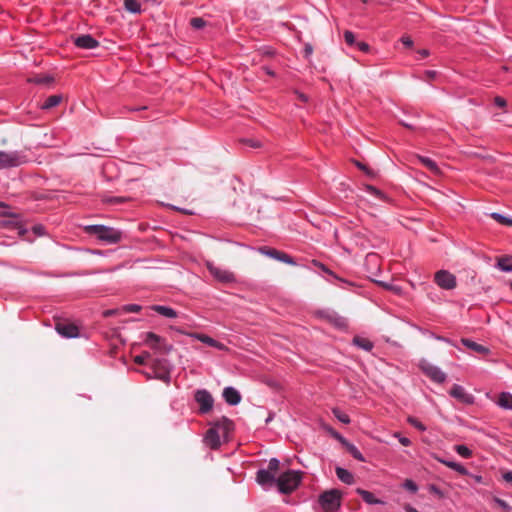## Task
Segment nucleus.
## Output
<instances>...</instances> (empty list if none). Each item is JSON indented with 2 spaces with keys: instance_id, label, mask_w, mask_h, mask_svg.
<instances>
[{
  "instance_id": "nucleus-1",
  "label": "nucleus",
  "mask_w": 512,
  "mask_h": 512,
  "mask_svg": "<svg viewBox=\"0 0 512 512\" xmlns=\"http://www.w3.org/2000/svg\"><path fill=\"white\" fill-rule=\"evenodd\" d=\"M84 232L88 235L95 236L99 241L117 244L122 240L123 233L113 227L95 224L84 227Z\"/></svg>"
},
{
  "instance_id": "nucleus-2",
  "label": "nucleus",
  "mask_w": 512,
  "mask_h": 512,
  "mask_svg": "<svg viewBox=\"0 0 512 512\" xmlns=\"http://www.w3.org/2000/svg\"><path fill=\"white\" fill-rule=\"evenodd\" d=\"M280 467V461L277 458H271L267 468H261L256 472V482L264 489L269 490L276 485V473Z\"/></svg>"
},
{
  "instance_id": "nucleus-3",
  "label": "nucleus",
  "mask_w": 512,
  "mask_h": 512,
  "mask_svg": "<svg viewBox=\"0 0 512 512\" xmlns=\"http://www.w3.org/2000/svg\"><path fill=\"white\" fill-rule=\"evenodd\" d=\"M302 481V472L288 469L277 477L276 486L281 494L295 491Z\"/></svg>"
},
{
  "instance_id": "nucleus-4",
  "label": "nucleus",
  "mask_w": 512,
  "mask_h": 512,
  "mask_svg": "<svg viewBox=\"0 0 512 512\" xmlns=\"http://www.w3.org/2000/svg\"><path fill=\"white\" fill-rule=\"evenodd\" d=\"M171 365L167 359L157 358L144 371L147 378H155L166 383L170 382Z\"/></svg>"
},
{
  "instance_id": "nucleus-5",
  "label": "nucleus",
  "mask_w": 512,
  "mask_h": 512,
  "mask_svg": "<svg viewBox=\"0 0 512 512\" xmlns=\"http://www.w3.org/2000/svg\"><path fill=\"white\" fill-rule=\"evenodd\" d=\"M142 344L148 346L155 352L167 355L173 350V345L167 343L166 339L154 332H146Z\"/></svg>"
},
{
  "instance_id": "nucleus-6",
  "label": "nucleus",
  "mask_w": 512,
  "mask_h": 512,
  "mask_svg": "<svg viewBox=\"0 0 512 512\" xmlns=\"http://www.w3.org/2000/svg\"><path fill=\"white\" fill-rule=\"evenodd\" d=\"M342 494L337 489H331L320 494L318 502L325 512H335L341 507Z\"/></svg>"
},
{
  "instance_id": "nucleus-7",
  "label": "nucleus",
  "mask_w": 512,
  "mask_h": 512,
  "mask_svg": "<svg viewBox=\"0 0 512 512\" xmlns=\"http://www.w3.org/2000/svg\"><path fill=\"white\" fill-rule=\"evenodd\" d=\"M1 217H7L9 219L3 220L2 224L6 228L16 229L18 231V235L20 237H25L28 233V229L25 227L24 223L20 219V215L16 213H11L8 211H2L0 213Z\"/></svg>"
},
{
  "instance_id": "nucleus-8",
  "label": "nucleus",
  "mask_w": 512,
  "mask_h": 512,
  "mask_svg": "<svg viewBox=\"0 0 512 512\" xmlns=\"http://www.w3.org/2000/svg\"><path fill=\"white\" fill-rule=\"evenodd\" d=\"M27 162L25 155L20 152H3L0 151V168L16 167Z\"/></svg>"
},
{
  "instance_id": "nucleus-9",
  "label": "nucleus",
  "mask_w": 512,
  "mask_h": 512,
  "mask_svg": "<svg viewBox=\"0 0 512 512\" xmlns=\"http://www.w3.org/2000/svg\"><path fill=\"white\" fill-rule=\"evenodd\" d=\"M170 329L174 330V331H176V332H178L180 334L188 335V336H190L192 338H195V339L201 341L204 344H207L208 346L217 348L219 350L226 349V346L223 343L213 339L212 337H210V336H208L206 334L197 333V332H186L183 329L175 327V326H170Z\"/></svg>"
},
{
  "instance_id": "nucleus-10",
  "label": "nucleus",
  "mask_w": 512,
  "mask_h": 512,
  "mask_svg": "<svg viewBox=\"0 0 512 512\" xmlns=\"http://www.w3.org/2000/svg\"><path fill=\"white\" fill-rule=\"evenodd\" d=\"M434 282L445 290H452L457 286L456 276L448 270L437 271L434 275Z\"/></svg>"
},
{
  "instance_id": "nucleus-11",
  "label": "nucleus",
  "mask_w": 512,
  "mask_h": 512,
  "mask_svg": "<svg viewBox=\"0 0 512 512\" xmlns=\"http://www.w3.org/2000/svg\"><path fill=\"white\" fill-rule=\"evenodd\" d=\"M195 401L199 405V413L207 414L213 408L214 399L212 395L205 389H199L194 395Z\"/></svg>"
},
{
  "instance_id": "nucleus-12",
  "label": "nucleus",
  "mask_w": 512,
  "mask_h": 512,
  "mask_svg": "<svg viewBox=\"0 0 512 512\" xmlns=\"http://www.w3.org/2000/svg\"><path fill=\"white\" fill-rule=\"evenodd\" d=\"M259 251L262 254H264L270 258L279 260L283 263L290 264V265H296V261L292 256H290L289 254H287L283 251L277 250L273 247L262 246L259 248Z\"/></svg>"
},
{
  "instance_id": "nucleus-13",
  "label": "nucleus",
  "mask_w": 512,
  "mask_h": 512,
  "mask_svg": "<svg viewBox=\"0 0 512 512\" xmlns=\"http://www.w3.org/2000/svg\"><path fill=\"white\" fill-rule=\"evenodd\" d=\"M422 372L429 377L433 382L443 383L446 380V374L442 372L437 366H434L426 361L420 363Z\"/></svg>"
},
{
  "instance_id": "nucleus-14",
  "label": "nucleus",
  "mask_w": 512,
  "mask_h": 512,
  "mask_svg": "<svg viewBox=\"0 0 512 512\" xmlns=\"http://www.w3.org/2000/svg\"><path fill=\"white\" fill-rule=\"evenodd\" d=\"M211 427H213V429H217L222 438L228 439L230 434L234 431L235 426L232 420L226 416H222L221 418L213 421L211 423Z\"/></svg>"
},
{
  "instance_id": "nucleus-15",
  "label": "nucleus",
  "mask_w": 512,
  "mask_h": 512,
  "mask_svg": "<svg viewBox=\"0 0 512 512\" xmlns=\"http://www.w3.org/2000/svg\"><path fill=\"white\" fill-rule=\"evenodd\" d=\"M71 40L80 49H94L100 45L99 41L90 34L71 35Z\"/></svg>"
},
{
  "instance_id": "nucleus-16",
  "label": "nucleus",
  "mask_w": 512,
  "mask_h": 512,
  "mask_svg": "<svg viewBox=\"0 0 512 512\" xmlns=\"http://www.w3.org/2000/svg\"><path fill=\"white\" fill-rule=\"evenodd\" d=\"M56 331L65 338H76L80 333L79 327L71 322H57Z\"/></svg>"
},
{
  "instance_id": "nucleus-17",
  "label": "nucleus",
  "mask_w": 512,
  "mask_h": 512,
  "mask_svg": "<svg viewBox=\"0 0 512 512\" xmlns=\"http://www.w3.org/2000/svg\"><path fill=\"white\" fill-rule=\"evenodd\" d=\"M210 273L213 277L221 283H233L236 281L234 273L214 266H208Z\"/></svg>"
},
{
  "instance_id": "nucleus-18",
  "label": "nucleus",
  "mask_w": 512,
  "mask_h": 512,
  "mask_svg": "<svg viewBox=\"0 0 512 512\" xmlns=\"http://www.w3.org/2000/svg\"><path fill=\"white\" fill-rule=\"evenodd\" d=\"M449 395L463 404H473L474 396L465 391L464 386H453L449 390Z\"/></svg>"
},
{
  "instance_id": "nucleus-19",
  "label": "nucleus",
  "mask_w": 512,
  "mask_h": 512,
  "mask_svg": "<svg viewBox=\"0 0 512 512\" xmlns=\"http://www.w3.org/2000/svg\"><path fill=\"white\" fill-rule=\"evenodd\" d=\"M277 55V51L274 47L265 45L255 50V56L252 59V63H260L265 58H274Z\"/></svg>"
},
{
  "instance_id": "nucleus-20",
  "label": "nucleus",
  "mask_w": 512,
  "mask_h": 512,
  "mask_svg": "<svg viewBox=\"0 0 512 512\" xmlns=\"http://www.w3.org/2000/svg\"><path fill=\"white\" fill-rule=\"evenodd\" d=\"M222 436L218 433L217 429L210 427L205 434V442L211 449H218L221 446Z\"/></svg>"
},
{
  "instance_id": "nucleus-21",
  "label": "nucleus",
  "mask_w": 512,
  "mask_h": 512,
  "mask_svg": "<svg viewBox=\"0 0 512 512\" xmlns=\"http://www.w3.org/2000/svg\"><path fill=\"white\" fill-rule=\"evenodd\" d=\"M460 341L466 348H468L478 354L486 356V355H489L491 352L487 346L479 344L469 338H461Z\"/></svg>"
},
{
  "instance_id": "nucleus-22",
  "label": "nucleus",
  "mask_w": 512,
  "mask_h": 512,
  "mask_svg": "<svg viewBox=\"0 0 512 512\" xmlns=\"http://www.w3.org/2000/svg\"><path fill=\"white\" fill-rule=\"evenodd\" d=\"M223 397L231 406L237 405L241 401V395L238 390H236L233 386H226L223 391Z\"/></svg>"
},
{
  "instance_id": "nucleus-23",
  "label": "nucleus",
  "mask_w": 512,
  "mask_h": 512,
  "mask_svg": "<svg viewBox=\"0 0 512 512\" xmlns=\"http://www.w3.org/2000/svg\"><path fill=\"white\" fill-rule=\"evenodd\" d=\"M339 441L342 443V445L347 449V451L352 455L353 458H355L358 461L364 462L365 458L363 454L360 452V450L352 443H350L348 440H346L343 436L340 434H336Z\"/></svg>"
},
{
  "instance_id": "nucleus-24",
  "label": "nucleus",
  "mask_w": 512,
  "mask_h": 512,
  "mask_svg": "<svg viewBox=\"0 0 512 512\" xmlns=\"http://www.w3.org/2000/svg\"><path fill=\"white\" fill-rule=\"evenodd\" d=\"M27 82L35 85H44L47 87H51L55 82V78L52 75L48 74H36L32 77H29L27 79Z\"/></svg>"
},
{
  "instance_id": "nucleus-25",
  "label": "nucleus",
  "mask_w": 512,
  "mask_h": 512,
  "mask_svg": "<svg viewBox=\"0 0 512 512\" xmlns=\"http://www.w3.org/2000/svg\"><path fill=\"white\" fill-rule=\"evenodd\" d=\"M324 318L331 325H333L335 328H337L339 330H347L348 329V322H347L346 318H344L342 316H339L336 313H334V314H327V315L324 316Z\"/></svg>"
},
{
  "instance_id": "nucleus-26",
  "label": "nucleus",
  "mask_w": 512,
  "mask_h": 512,
  "mask_svg": "<svg viewBox=\"0 0 512 512\" xmlns=\"http://www.w3.org/2000/svg\"><path fill=\"white\" fill-rule=\"evenodd\" d=\"M356 493L360 495L367 504L375 505V504H385V502L381 499H378L374 496V494L370 491L364 490L362 488H357Z\"/></svg>"
},
{
  "instance_id": "nucleus-27",
  "label": "nucleus",
  "mask_w": 512,
  "mask_h": 512,
  "mask_svg": "<svg viewBox=\"0 0 512 512\" xmlns=\"http://www.w3.org/2000/svg\"><path fill=\"white\" fill-rule=\"evenodd\" d=\"M437 460L440 463L444 464L445 466L458 472L461 475H465V476L470 475V472L461 463L451 461V460H445V459H441V458H438Z\"/></svg>"
},
{
  "instance_id": "nucleus-28",
  "label": "nucleus",
  "mask_w": 512,
  "mask_h": 512,
  "mask_svg": "<svg viewBox=\"0 0 512 512\" xmlns=\"http://www.w3.org/2000/svg\"><path fill=\"white\" fill-rule=\"evenodd\" d=\"M150 309L166 318H176L178 315L177 311L169 306L152 305Z\"/></svg>"
},
{
  "instance_id": "nucleus-29",
  "label": "nucleus",
  "mask_w": 512,
  "mask_h": 512,
  "mask_svg": "<svg viewBox=\"0 0 512 512\" xmlns=\"http://www.w3.org/2000/svg\"><path fill=\"white\" fill-rule=\"evenodd\" d=\"M496 267L503 272H512V255L498 257Z\"/></svg>"
},
{
  "instance_id": "nucleus-30",
  "label": "nucleus",
  "mask_w": 512,
  "mask_h": 512,
  "mask_svg": "<svg viewBox=\"0 0 512 512\" xmlns=\"http://www.w3.org/2000/svg\"><path fill=\"white\" fill-rule=\"evenodd\" d=\"M335 472H336L338 479L341 482L348 484V485H351L354 482V476L349 470L342 468V467H336Z\"/></svg>"
},
{
  "instance_id": "nucleus-31",
  "label": "nucleus",
  "mask_w": 512,
  "mask_h": 512,
  "mask_svg": "<svg viewBox=\"0 0 512 512\" xmlns=\"http://www.w3.org/2000/svg\"><path fill=\"white\" fill-rule=\"evenodd\" d=\"M101 201L107 205H120L132 201V198L127 196H104Z\"/></svg>"
},
{
  "instance_id": "nucleus-32",
  "label": "nucleus",
  "mask_w": 512,
  "mask_h": 512,
  "mask_svg": "<svg viewBox=\"0 0 512 512\" xmlns=\"http://www.w3.org/2000/svg\"><path fill=\"white\" fill-rule=\"evenodd\" d=\"M63 100V96L61 94H55L49 96L44 103L41 105V109L49 110L56 106H58Z\"/></svg>"
},
{
  "instance_id": "nucleus-33",
  "label": "nucleus",
  "mask_w": 512,
  "mask_h": 512,
  "mask_svg": "<svg viewBox=\"0 0 512 512\" xmlns=\"http://www.w3.org/2000/svg\"><path fill=\"white\" fill-rule=\"evenodd\" d=\"M352 343L365 351H371L374 347L372 341H370L368 338H364L361 336H354L352 339Z\"/></svg>"
},
{
  "instance_id": "nucleus-34",
  "label": "nucleus",
  "mask_w": 512,
  "mask_h": 512,
  "mask_svg": "<svg viewBox=\"0 0 512 512\" xmlns=\"http://www.w3.org/2000/svg\"><path fill=\"white\" fill-rule=\"evenodd\" d=\"M498 405L507 410H512V394L509 392H502L498 398Z\"/></svg>"
},
{
  "instance_id": "nucleus-35",
  "label": "nucleus",
  "mask_w": 512,
  "mask_h": 512,
  "mask_svg": "<svg viewBox=\"0 0 512 512\" xmlns=\"http://www.w3.org/2000/svg\"><path fill=\"white\" fill-rule=\"evenodd\" d=\"M380 261V256L377 253H368L365 257V265L372 266L375 270H379Z\"/></svg>"
},
{
  "instance_id": "nucleus-36",
  "label": "nucleus",
  "mask_w": 512,
  "mask_h": 512,
  "mask_svg": "<svg viewBox=\"0 0 512 512\" xmlns=\"http://www.w3.org/2000/svg\"><path fill=\"white\" fill-rule=\"evenodd\" d=\"M420 162L432 173L439 174L440 169L435 161L432 159L425 157V156H419Z\"/></svg>"
},
{
  "instance_id": "nucleus-37",
  "label": "nucleus",
  "mask_w": 512,
  "mask_h": 512,
  "mask_svg": "<svg viewBox=\"0 0 512 512\" xmlns=\"http://www.w3.org/2000/svg\"><path fill=\"white\" fill-rule=\"evenodd\" d=\"M124 7L128 12L133 14L141 12V4L137 0H125Z\"/></svg>"
},
{
  "instance_id": "nucleus-38",
  "label": "nucleus",
  "mask_w": 512,
  "mask_h": 512,
  "mask_svg": "<svg viewBox=\"0 0 512 512\" xmlns=\"http://www.w3.org/2000/svg\"><path fill=\"white\" fill-rule=\"evenodd\" d=\"M490 216L499 224L512 227V218L506 217L498 212H493Z\"/></svg>"
},
{
  "instance_id": "nucleus-39",
  "label": "nucleus",
  "mask_w": 512,
  "mask_h": 512,
  "mask_svg": "<svg viewBox=\"0 0 512 512\" xmlns=\"http://www.w3.org/2000/svg\"><path fill=\"white\" fill-rule=\"evenodd\" d=\"M313 265L315 267H318L319 269H321L323 272H325L326 274L330 275V276H333L335 279L337 280H340L342 282H347L346 280L340 278L339 276H337L330 268H328L325 264H323L322 262L318 261V260H313Z\"/></svg>"
},
{
  "instance_id": "nucleus-40",
  "label": "nucleus",
  "mask_w": 512,
  "mask_h": 512,
  "mask_svg": "<svg viewBox=\"0 0 512 512\" xmlns=\"http://www.w3.org/2000/svg\"><path fill=\"white\" fill-rule=\"evenodd\" d=\"M151 359V354L148 351H143L141 354L133 358L134 363L138 365H147V362Z\"/></svg>"
},
{
  "instance_id": "nucleus-41",
  "label": "nucleus",
  "mask_w": 512,
  "mask_h": 512,
  "mask_svg": "<svg viewBox=\"0 0 512 512\" xmlns=\"http://www.w3.org/2000/svg\"><path fill=\"white\" fill-rule=\"evenodd\" d=\"M355 166L357 168H359L361 171H363L368 177L370 178H374L376 176V173L373 169H371L369 166H367L366 164L358 161V160H354L353 161Z\"/></svg>"
},
{
  "instance_id": "nucleus-42",
  "label": "nucleus",
  "mask_w": 512,
  "mask_h": 512,
  "mask_svg": "<svg viewBox=\"0 0 512 512\" xmlns=\"http://www.w3.org/2000/svg\"><path fill=\"white\" fill-rule=\"evenodd\" d=\"M454 449H455L456 453L463 458H470L472 456L471 449L466 445H463V444L456 445L454 447Z\"/></svg>"
},
{
  "instance_id": "nucleus-43",
  "label": "nucleus",
  "mask_w": 512,
  "mask_h": 512,
  "mask_svg": "<svg viewBox=\"0 0 512 512\" xmlns=\"http://www.w3.org/2000/svg\"><path fill=\"white\" fill-rule=\"evenodd\" d=\"M189 23L194 30L203 29L207 25L206 20H204L202 17H193L190 19Z\"/></svg>"
},
{
  "instance_id": "nucleus-44",
  "label": "nucleus",
  "mask_w": 512,
  "mask_h": 512,
  "mask_svg": "<svg viewBox=\"0 0 512 512\" xmlns=\"http://www.w3.org/2000/svg\"><path fill=\"white\" fill-rule=\"evenodd\" d=\"M333 412V415L341 422V423H344V424H349L350 423V417L342 412L340 409L338 408H334L332 410Z\"/></svg>"
},
{
  "instance_id": "nucleus-45",
  "label": "nucleus",
  "mask_w": 512,
  "mask_h": 512,
  "mask_svg": "<svg viewBox=\"0 0 512 512\" xmlns=\"http://www.w3.org/2000/svg\"><path fill=\"white\" fill-rule=\"evenodd\" d=\"M377 284L379 286L383 287L385 290L392 291L395 294H400L402 292V288L400 286L393 285L391 283H387V282H383V281H378Z\"/></svg>"
},
{
  "instance_id": "nucleus-46",
  "label": "nucleus",
  "mask_w": 512,
  "mask_h": 512,
  "mask_svg": "<svg viewBox=\"0 0 512 512\" xmlns=\"http://www.w3.org/2000/svg\"><path fill=\"white\" fill-rule=\"evenodd\" d=\"M343 36H344V40L348 46H350V47L356 46L358 41L356 40L355 34L352 31L345 30Z\"/></svg>"
},
{
  "instance_id": "nucleus-47",
  "label": "nucleus",
  "mask_w": 512,
  "mask_h": 512,
  "mask_svg": "<svg viewBox=\"0 0 512 512\" xmlns=\"http://www.w3.org/2000/svg\"><path fill=\"white\" fill-rule=\"evenodd\" d=\"M366 189L368 192H370L371 194H373L380 200H385L387 198L386 194L383 191H381L380 189H378L377 187H375L373 185H367Z\"/></svg>"
},
{
  "instance_id": "nucleus-48",
  "label": "nucleus",
  "mask_w": 512,
  "mask_h": 512,
  "mask_svg": "<svg viewBox=\"0 0 512 512\" xmlns=\"http://www.w3.org/2000/svg\"><path fill=\"white\" fill-rule=\"evenodd\" d=\"M407 421L409 424H411L413 427H415L417 430L421 432L426 430V426L415 417L409 416Z\"/></svg>"
},
{
  "instance_id": "nucleus-49",
  "label": "nucleus",
  "mask_w": 512,
  "mask_h": 512,
  "mask_svg": "<svg viewBox=\"0 0 512 512\" xmlns=\"http://www.w3.org/2000/svg\"><path fill=\"white\" fill-rule=\"evenodd\" d=\"M403 487L410 491L411 493H416L418 491L417 484L411 479L405 480Z\"/></svg>"
},
{
  "instance_id": "nucleus-50",
  "label": "nucleus",
  "mask_w": 512,
  "mask_h": 512,
  "mask_svg": "<svg viewBox=\"0 0 512 512\" xmlns=\"http://www.w3.org/2000/svg\"><path fill=\"white\" fill-rule=\"evenodd\" d=\"M141 309H142V306H140L138 304H127L122 307V310L124 312H128V313H136V312L141 311Z\"/></svg>"
},
{
  "instance_id": "nucleus-51",
  "label": "nucleus",
  "mask_w": 512,
  "mask_h": 512,
  "mask_svg": "<svg viewBox=\"0 0 512 512\" xmlns=\"http://www.w3.org/2000/svg\"><path fill=\"white\" fill-rule=\"evenodd\" d=\"M241 142L245 145H248L252 148H261L262 143L259 140L251 139V138H245L242 139Z\"/></svg>"
},
{
  "instance_id": "nucleus-52",
  "label": "nucleus",
  "mask_w": 512,
  "mask_h": 512,
  "mask_svg": "<svg viewBox=\"0 0 512 512\" xmlns=\"http://www.w3.org/2000/svg\"><path fill=\"white\" fill-rule=\"evenodd\" d=\"M32 232L35 236H44L47 234L46 228L42 224H36L32 227Z\"/></svg>"
},
{
  "instance_id": "nucleus-53",
  "label": "nucleus",
  "mask_w": 512,
  "mask_h": 512,
  "mask_svg": "<svg viewBox=\"0 0 512 512\" xmlns=\"http://www.w3.org/2000/svg\"><path fill=\"white\" fill-rule=\"evenodd\" d=\"M393 436L398 439V441L401 443V445H403V446L411 445V440L408 437L402 436L399 432H395L393 434Z\"/></svg>"
},
{
  "instance_id": "nucleus-54",
  "label": "nucleus",
  "mask_w": 512,
  "mask_h": 512,
  "mask_svg": "<svg viewBox=\"0 0 512 512\" xmlns=\"http://www.w3.org/2000/svg\"><path fill=\"white\" fill-rule=\"evenodd\" d=\"M437 75L438 72L435 70H425L422 79L426 81H432L437 77Z\"/></svg>"
},
{
  "instance_id": "nucleus-55",
  "label": "nucleus",
  "mask_w": 512,
  "mask_h": 512,
  "mask_svg": "<svg viewBox=\"0 0 512 512\" xmlns=\"http://www.w3.org/2000/svg\"><path fill=\"white\" fill-rule=\"evenodd\" d=\"M120 313V310L119 309H106L102 312V317L103 318H109V317H112V316H116Z\"/></svg>"
},
{
  "instance_id": "nucleus-56",
  "label": "nucleus",
  "mask_w": 512,
  "mask_h": 512,
  "mask_svg": "<svg viewBox=\"0 0 512 512\" xmlns=\"http://www.w3.org/2000/svg\"><path fill=\"white\" fill-rule=\"evenodd\" d=\"M400 41L408 49L412 48L414 45V42L410 36H402Z\"/></svg>"
},
{
  "instance_id": "nucleus-57",
  "label": "nucleus",
  "mask_w": 512,
  "mask_h": 512,
  "mask_svg": "<svg viewBox=\"0 0 512 512\" xmlns=\"http://www.w3.org/2000/svg\"><path fill=\"white\" fill-rule=\"evenodd\" d=\"M495 503L500 507L502 508L504 511H510L511 507L508 505V503L506 501H504L503 499H500V498H495L494 499Z\"/></svg>"
},
{
  "instance_id": "nucleus-58",
  "label": "nucleus",
  "mask_w": 512,
  "mask_h": 512,
  "mask_svg": "<svg viewBox=\"0 0 512 512\" xmlns=\"http://www.w3.org/2000/svg\"><path fill=\"white\" fill-rule=\"evenodd\" d=\"M494 104L499 108H504L507 106V101L501 96H496L494 98Z\"/></svg>"
},
{
  "instance_id": "nucleus-59",
  "label": "nucleus",
  "mask_w": 512,
  "mask_h": 512,
  "mask_svg": "<svg viewBox=\"0 0 512 512\" xmlns=\"http://www.w3.org/2000/svg\"><path fill=\"white\" fill-rule=\"evenodd\" d=\"M355 47H357L360 51L366 53L369 52L370 50V45L364 41H358Z\"/></svg>"
},
{
  "instance_id": "nucleus-60",
  "label": "nucleus",
  "mask_w": 512,
  "mask_h": 512,
  "mask_svg": "<svg viewBox=\"0 0 512 512\" xmlns=\"http://www.w3.org/2000/svg\"><path fill=\"white\" fill-rule=\"evenodd\" d=\"M294 93L297 96V99L300 100L301 102L307 103L309 101V97L305 93H303L297 89L294 90Z\"/></svg>"
},
{
  "instance_id": "nucleus-61",
  "label": "nucleus",
  "mask_w": 512,
  "mask_h": 512,
  "mask_svg": "<svg viewBox=\"0 0 512 512\" xmlns=\"http://www.w3.org/2000/svg\"><path fill=\"white\" fill-rule=\"evenodd\" d=\"M312 52H313V47H312V45H311V44H309V43H306V44H305V46H304V50H303V56H304L305 58H309V57H310V55L312 54Z\"/></svg>"
},
{
  "instance_id": "nucleus-62",
  "label": "nucleus",
  "mask_w": 512,
  "mask_h": 512,
  "mask_svg": "<svg viewBox=\"0 0 512 512\" xmlns=\"http://www.w3.org/2000/svg\"><path fill=\"white\" fill-rule=\"evenodd\" d=\"M261 70H263L270 77H276V72L268 66H262Z\"/></svg>"
},
{
  "instance_id": "nucleus-63",
  "label": "nucleus",
  "mask_w": 512,
  "mask_h": 512,
  "mask_svg": "<svg viewBox=\"0 0 512 512\" xmlns=\"http://www.w3.org/2000/svg\"><path fill=\"white\" fill-rule=\"evenodd\" d=\"M502 478L508 483H512V471H506L503 473Z\"/></svg>"
},
{
  "instance_id": "nucleus-64",
  "label": "nucleus",
  "mask_w": 512,
  "mask_h": 512,
  "mask_svg": "<svg viewBox=\"0 0 512 512\" xmlns=\"http://www.w3.org/2000/svg\"><path fill=\"white\" fill-rule=\"evenodd\" d=\"M417 54H419L421 58H426L430 55V51L428 49H419L417 50Z\"/></svg>"
}]
</instances>
